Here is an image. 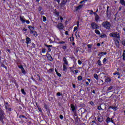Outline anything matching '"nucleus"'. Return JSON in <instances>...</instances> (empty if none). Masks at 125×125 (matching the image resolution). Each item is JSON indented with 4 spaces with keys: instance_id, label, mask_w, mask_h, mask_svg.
Listing matches in <instances>:
<instances>
[{
    "instance_id": "f257e3e1",
    "label": "nucleus",
    "mask_w": 125,
    "mask_h": 125,
    "mask_svg": "<svg viewBox=\"0 0 125 125\" xmlns=\"http://www.w3.org/2000/svg\"><path fill=\"white\" fill-rule=\"evenodd\" d=\"M4 115V111L2 109H0V121L1 122L2 124H4V121H3L5 119Z\"/></svg>"
},
{
    "instance_id": "f03ea898",
    "label": "nucleus",
    "mask_w": 125,
    "mask_h": 125,
    "mask_svg": "<svg viewBox=\"0 0 125 125\" xmlns=\"http://www.w3.org/2000/svg\"><path fill=\"white\" fill-rule=\"evenodd\" d=\"M103 26L107 30L111 29V23L108 21H104L103 22Z\"/></svg>"
},
{
    "instance_id": "7ed1b4c3",
    "label": "nucleus",
    "mask_w": 125,
    "mask_h": 125,
    "mask_svg": "<svg viewBox=\"0 0 125 125\" xmlns=\"http://www.w3.org/2000/svg\"><path fill=\"white\" fill-rule=\"evenodd\" d=\"M110 37H112V38H116V39H120V34L118 32H114L113 33H110L109 34Z\"/></svg>"
},
{
    "instance_id": "20e7f679",
    "label": "nucleus",
    "mask_w": 125,
    "mask_h": 125,
    "mask_svg": "<svg viewBox=\"0 0 125 125\" xmlns=\"http://www.w3.org/2000/svg\"><path fill=\"white\" fill-rule=\"evenodd\" d=\"M91 27H92V29H99V26L97 25L95 22H92L91 23Z\"/></svg>"
},
{
    "instance_id": "39448f33",
    "label": "nucleus",
    "mask_w": 125,
    "mask_h": 125,
    "mask_svg": "<svg viewBox=\"0 0 125 125\" xmlns=\"http://www.w3.org/2000/svg\"><path fill=\"white\" fill-rule=\"evenodd\" d=\"M57 27L60 31H61V30H63V29H64V25H63V24L59 23L57 25Z\"/></svg>"
},
{
    "instance_id": "423d86ee",
    "label": "nucleus",
    "mask_w": 125,
    "mask_h": 125,
    "mask_svg": "<svg viewBox=\"0 0 125 125\" xmlns=\"http://www.w3.org/2000/svg\"><path fill=\"white\" fill-rule=\"evenodd\" d=\"M70 107L72 109V111L73 112H75V111H76V110H77V105H75L74 104H71L70 105Z\"/></svg>"
},
{
    "instance_id": "0eeeda50",
    "label": "nucleus",
    "mask_w": 125,
    "mask_h": 125,
    "mask_svg": "<svg viewBox=\"0 0 125 125\" xmlns=\"http://www.w3.org/2000/svg\"><path fill=\"white\" fill-rule=\"evenodd\" d=\"M63 65H66L68 66L69 65V62H68V61L67 60V59L66 57H63Z\"/></svg>"
},
{
    "instance_id": "6e6552de",
    "label": "nucleus",
    "mask_w": 125,
    "mask_h": 125,
    "mask_svg": "<svg viewBox=\"0 0 125 125\" xmlns=\"http://www.w3.org/2000/svg\"><path fill=\"white\" fill-rule=\"evenodd\" d=\"M94 14L95 15V19L96 22H98V21L99 19H100V17H99V16L98 15L96 14V13H94Z\"/></svg>"
},
{
    "instance_id": "1a4fd4ad",
    "label": "nucleus",
    "mask_w": 125,
    "mask_h": 125,
    "mask_svg": "<svg viewBox=\"0 0 125 125\" xmlns=\"http://www.w3.org/2000/svg\"><path fill=\"white\" fill-rule=\"evenodd\" d=\"M31 39L29 37L26 38V43L28 45L29 43H31Z\"/></svg>"
},
{
    "instance_id": "9d476101",
    "label": "nucleus",
    "mask_w": 125,
    "mask_h": 125,
    "mask_svg": "<svg viewBox=\"0 0 125 125\" xmlns=\"http://www.w3.org/2000/svg\"><path fill=\"white\" fill-rule=\"evenodd\" d=\"M83 5H80L77 6L76 8V11H78V10H80L81 8H83Z\"/></svg>"
},
{
    "instance_id": "9b49d317",
    "label": "nucleus",
    "mask_w": 125,
    "mask_h": 125,
    "mask_svg": "<svg viewBox=\"0 0 125 125\" xmlns=\"http://www.w3.org/2000/svg\"><path fill=\"white\" fill-rule=\"evenodd\" d=\"M27 28L28 29H29V30H30V31L35 30V27H34V26H31V25H28L27 26Z\"/></svg>"
},
{
    "instance_id": "f8f14e48",
    "label": "nucleus",
    "mask_w": 125,
    "mask_h": 125,
    "mask_svg": "<svg viewBox=\"0 0 125 125\" xmlns=\"http://www.w3.org/2000/svg\"><path fill=\"white\" fill-rule=\"evenodd\" d=\"M20 20L22 23H25V22H26V21H25V19H24V17L21 16Z\"/></svg>"
},
{
    "instance_id": "ddd939ff",
    "label": "nucleus",
    "mask_w": 125,
    "mask_h": 125,
    "mask_svg": "<svg viewBox=\"0 0 125 125\" xmlns=\"http://www.w3.org/2000/svg\"><path fill=\"white\" fill-rule=\"evenodd\" d=\"M98 121L100 123H102V122L104 121L103 117H101L98 118Z\"/></svg>"
},
{
    "instance_id": "4468645a",
    "label": "nucleus",
    "mask_w": 125,
    "mask_h": 125,
    "mask_svg": "<svg viewBox=\"0 0 125 125\" xmlns=\"http://www.w3.org/2000/svg\"><path fill=\"white\" fill-rule=\"evenodd\" d=\"M62 69L64 72H67V66H66V65L63 64Z\"/></svg>"
},
{
    "instance_id": "2eb2a0df",
    "label": "nucleus",
    "mask_w": 125,
    "mask_h": 125,
    "mask_svg": "<svg viewBox=\"0 0 125 125\" xmlns=\"http://www.w3.org/2000/svg\"><path fill=\"white\" fill-rule=\"evenodd\" d=\"M109 109H112V110H114L115 111H117L118 107L117 106H110Z\"/></svg>"
},
{
    "instance_id": "dca6fc26",
    "label": "nucleus",
    "mask_w": 125,
    "mask_h": 125,
    "mask_svg": "<svg viewBox=\"0 0 125 125\" xmlns=\"http://www.w3.org/2000/svg\"><path fill=\"white\" fill-rule=\"evenodd\" d=\"M19 118H20V119H21V118H22L23 119L24 121L27 120V118H26V117L24 115H20Z\"/></svg>"
},
{
    "instance_id": "f3484780",
    "label": "nucleus",
    "mask_w": 125,
    "mask_h": 125,
    "mask_svg": "<svg viewBox=\"0 0 125 125\" xmlns=\"http://www.w3.org/2000/svg\"><path fill=\"white\" fill-rule=\"evenodd\" d=\"M111 78H108L105 79V83H110L111 82Z\"/></svg>"
},
{
    "instance_id": "a211bd4d",
    "label": "nucleus",
    "mask_w": 125,
    "mask_h": 125,
    "mask_svg": "<svg viewBox=\"0 0 125 125\" xmlns=\"http://www.w3.org/2000/svg\"><path fill=\"white\" fill-rule=\"evenodd\" d=\"M120 3L122 4V5H124V6H125V0H120Z\"/></svg>"
},
{
    "instance_id": "6ab92c4d",
    "label": "nucleus",
    "mask_w": 125,
    "mask_h": 125,
    "mask_svg": "<svg viewBox=\"0 0 125 125\" xmlns=\"http://www.w3.org/2000/svg\"><path fill=\"white\" fill-rule=\"evenodd\" d=\"M94 79L97 80V81H98V75L97 74H94Z\"/></svg>"
},
{
    "instance_id": "aec40b11",
    "label": "nucleus",
    "mask_w": 125,
    "mask_h": 125,
    "mask_svg": "<svg viewBox=\"0 0 125 125\" xmlns=\"http://www.w3.org/2000/svg\"><path fill=\"white\" fill-rule=\"evenodd\" d=\"M54 69L52 68H50L48 70V74H51L52 73V72H53Z\"/></svg>"
},
{
    "instance_id": "412c9836",
    "label": "nucleus",
    "mask_w": 125,
    "mask_h": 125,
    "mask_svg": "<svg viewBox=\"0 0 125 125\" xmlns=\"http://www.w3.org/2000/svg\"><path fill=\"white\" fill-rule=\"evenodd\" d=\"M106 123L109 124V123H111V118L109 117H107L106 119Z\"/></svg>"
},
{
    "instance_id": "4be33fe9",
    "label": "nucleus",
    "mask_w": 125,
    "mask_h": 125,
    "mask_svg": "<svg viewBox=\"0 0 125 125\" xmlns=\"http://www.w3.org/2000/svg\"><path fill=\"white\" fill-rule=\"evenodd\" d=\"M95 33H96L97 35H100V31L97 29L95 30Z\"/></svg>"
},
{
    "instance_id": "5701e85b",
    "label": "nucleus",
    "mask_w": 125,
    "mask_h": 125,
    "mask_svg": "<svg viewBox=\"0 0 125 125\" xmlns=\"http://www.w3.org/2000/svg\"><path fill=\"white\" fill-rule=\"evenodd\" d=\"M79 73V70H75L73 71V74L74 75H77V74Z\"/></svg>"
},
{
    "instance_id": "b1692460",
    "label": "nucleus",
    "mask_w": 125,
    "mask_h": 125,
    "mask_svg": "<svg viewBox=\"0 0 125 125\" xmlns=\"http://www.w3.org/2000/svg\"><path fill=\"white\" fill-rule=\"evenodd\" d=\"M21 92L22 93V94H23L24 95H26V92H25V90H24V89H21Z\"/></svg>"
},
{
    "instance_id": "393cba45",
    "label": "nucleus",
    "mask_w": 125,
    "mask_h": 125,
    "mask_svg": "<svg viewBox=\"0 0 125 125\" xmlns=\"http://www.w3.org/2000/svg\"><path fill=\"white\" fill-rule=\"evenodd\" d=\"M69 69H70V72L71 73H74V69H74V67H69Z\"/></svg>"
},
{
    "instance_id": "a878e982",
    "label": "nucleus",
    "mask_w": 125,
    "mask_h": 125,
    "mask_svg": "<svg viewBox=\"0 0 125 125\" xmlns=\"http://www.w3.org/2000/svg\"><path fill=\"white\" fill-rule=\"evenodd\" d=\"M57 43L58 44H63L64 43H65V42L64 41L59 42Z\"/></svg>"
},
{
    "instance_id": "bb28decb",
    "label": "nucleus",
    "mask_w": 125,
    "mask_h": 125,
    "mask_svg": "<svg viewBox=\"0 0 125 125\" xmlns=\"http://www.w3.org/2000/svg\"><path fill=\"white\" fill-rule=\"evenodd\" d=\"M21 72L22 74H23L24 75H26V71H25L24 68L21 69Z\"/></svg>"
},
{
    "instance_id": "cd10ccee",
    "label": "nucleus",
    "mask_w": 125,
    "mask_h": 125,
    "mask_svg": "<svg viewBox=\"0 0 125 125\" xmlns=\"http://www.w3.org/2000/svg\"><path fill=\"white\" fill-rule=\"evenodd\" d=\"M97 63L99 66H101L102 65V63H101V61L100 60H98Z\"/></svg>"
},
{
    "instance_id": "c85d7f7f",
    "label": "nucleus",
    "mask_w": 125,
    "mask_h": 125,
    "mask_svg": "<svg viewBox=\"0 0 125 125\" xmlns=\"http://www.w3.org/2000/svg\"><path fill=\"white\" fill-rule=\"evenodd\" d=\"M46 52V49L45 48H43L42 49V53H45Z\"/></svg>"
},
{
    "instance_id": "c756f323",
    "label": "nucleus",
    "mask_w": 125,
    "mask_h": 125,
    "mask_svg": "<svg viewBox=\"0 0 125 125\" xmlns=\"http://www.w3.org/2000/svg\"><path fill=\"white\" fill-rule=\"evenodd\" d=\"M87 47H88V48H90V49H91V47H92V45L88 44L87 45Z\"/></svg>"
},
{
    "instance_id": "7c9ffc66",
    "label": "nucleus",
    "mask_w": 125,
    "mask_h": 125,
    "mask_svg": "<svg viewBox=\"0 0 125 125\" xmlns=\"http://www.w3.org/2000/svg\"><path fill=\"white\" fill-rule=\"evenodd\" d=\"M33 35L34 36V37H38V33H37V32L34 31V33H33Z\"/></svg>"
},
{
    "instance_id": "2f4dec72",
    "label": "nucleus",
    "mask_w": 125,
    "mask_h": 125,
    "mask_svg": "<svg viewBox=\"0 0 125 125\" xmlns=\"http://www.w3.org/2000/svg\"><path fill=\"white\" fill-rule=\"evenodd\" d=\"M83 80V77L81 76L78 77V81H82Z\"/></svg>"
},
{
    "instance_id": "473e14b6",
    "label": "nucleus",
    "mask_w": 125,
    "mask_h": 125,
    "mask_svg": "<svg viewBox=\"0 0 125 125\" xmlns=\"http://www.w3.org/2000/svg\"><path fill=\"white\" fill-rule=\"evenodd\" d=\"M100 37L101 38H106L107 36L105 34H103V35H101Z\"/></svg>"
},
{
    "instance_id": "72a5a7b5",
    "label": "nucleus",
    "mask_w": 125,
    "mask_h": 125,
    "mask_svg": "<svg viewBox=\"0 0 125 125\" xmlns=\"http://www.w3.org/2000/svg\"><path fill=\"white\" fill-rule=\"evenodd\" d=\"M97 109L98 110H104L102 108V107H101V106H98Z\"/></svg>"
},
{
    "instance_id": "f704fd0d",
    "label": "nucleus",
    "mask_w": 125,
    "mask_h": 125,
    "mask_svg": "<svg viewBox=\"0 0 125 125\" xmlns=\"http://www.w3.org/2000/svg\"><path fill=\"white\" fill-rule=\"evenodd\" d=\"M48 59H49V60H50V61H52V57H51V56H50V57H47Z\"/></svg>"
},
{
    "instance_id": "c9c22d12",
    "label": "nucleus",
    "mask_w": 125,
    "mask_h": 125,
    "mask_svg": "<svg viewBox=\"0 0 125 125\" xmlns=\"http://www.w3.org/2000/svg\"><path fill=\"white\" fill-rule=\"evenodd\" d=\"M43 22H45V21H46V17L43 16Z\"/></svg>"
},
{
    "instance_id": "e433bc0d",
    "label": "nucleus",
    "mask_w": 125,
    "mask_h": 125,
    "mask_svg": "<svg viewBox=\"0 0 125 125\" xmlns=\"http://www.w3.org/2000/svg\"><path fill=\"white\" fill-rule=\"evenodd\" d=\"M7 111H9V112H11V108L7 107V109H6Z\"/></svg>"
},
{
    "instance_id": "4c0bfd02",
    "label": "nucleus",
    "mask_w": 125,
    "mask_h": 125,
    "mask_svg": "<svg viewBox=\"0 0 125 125\" xmlns=\"http://www.w3.org/2000/svg\"><path fill=\"white\" fill-rule=\"evenodd\" d=\"M45 46H46V47H48V48H49V47H52V45H45Z\"/></svg>"
},
{
    "instance_id": "58836bf2",
    "label": "nucleus",
    "mask_w": 125,
    "mask_h": 125,
    "mask_svg": "<svg viewBox=\"0 0 125 125\" xmlns=\"http://www.w3.org/2000/svg\"><path fill=\"white\" fill-rule=\"evenodd\" d=\"M88 12H89V14H92V13H93V11H92V10H88Z\"/></svg>"
},
{
    "instance_id": "ea45409f",
    "label": "nucleus",
    "mask_w": 125,
    "mask_h": 125,
    "mask_svg": "<svg viewBox=\"0 0 125 125\" xmlns=\"http://www.w3.org/2000/svg\"><path fill=\"white\" fill-rule=\"evenodd\" d=\"M113 75L115 76V75H118V76H120V73H119V72H116V73H113Z\"/></svg>"
},
{
    "instance_id": "a19ab883",
    "label": "nucleus",
    "mask_w": 125,
    "mask_h": 125,
    "mask_svg": "<svg viewBox=\"0 0 125 125\" xmlns=\"http://www.w3.org/2000/svg\"><path fill=\"white\" fill-rule=\"evenodd\" d=\"M19 68L20 69H21V70L24 68V67H23V66L21 65H19Z\"/></svg>"
},
{
    "instance_id": "79ce46f5",
    "label": "nucleus",
    "mask_w": 125,
    "mask_h": 125,
    "mask_svg": "<svg viewBox=\"0 0 125 125\" xmlns=\"http://www.w3.org/2000/svg\"><path fill=\"white\" fill-rule=\"evenodd\" d=\"M122 44L123 45H124V46H125V40H123L122 41Z\"/></svg>"
},
{
    "instance_id": "37998d69",
    "label": "nucleus",
    "mask_w": 125,
    "mask_h": 125,
    "mask_svg": "<svg viewBox=\"0 0 125 125\" xmlns=\"http://www.w3.org/2000/svg\"><path fill=\"white\" fill-rule=\"evenodd\" d=\"M62 49H64V50H65V49H67V47H66V46H62Z\"/></svg>"
},
{
    "instance_id": "c03bdc74",
    "label": "nucleus",
    "mask_w": 125,
    "mask_h": 125,
    "mask_svg": "<svg viewBox=\"0 0 125 125\" xmlns=\"http://www.w3.org/2000/svg\"><path fill=\"white\" fill-rule=\"evenodd\" d=\"M90 105H91V106H93V105H94V103H93V102H92V101H91L90 102Z\"/></svg>"
},
{
    "instance_id": "a18cd8bd",
    "label": "nucleus",
    "mask_w": 125,
    "mask_h": 125,
    "mask_svg": "<svg viewBox=\"0 0 125 125\" xmlns=\"http://www.w3.org/2000/svg\"><path fill=\"white\" fill-rule=\"evenodd\" d=\"M111 89H113V86H110V87L108 88L107 90H111Z\"/></svg>"
},
{
    "instance_id": "49530a36",
    "label": "nucleus",
    "mask_w": 125,
    "mask_h": 125,
    "mask_svg": "<svg viewBox=\"0 0 125 125\" xmlns=\"http://www.w3.org/2000/svg\"><path fill=\"white\" fill-rule=\"evenodd\" d=\"M63 118H64L63 117V115H60V118L61 119V120H63Z\"/></svg>"
},
{
    "instance_id": "de8ad7c7",
    "label": "nucleus",
    "mask_w": 125,
    "mask_h": 125,
    "mask_svg": "<svg viewBox=\"0 0 125 125\" xmlns=\"http://www.w3.org/2000/svg\"><path fill=\"white\" fill-rule=\"evenodd\" d=\"M106 61H107V59L104 58V59L103 62V63H105V62H106Z\"/></svg>"
},
{
    "instance_id": "09e8293b",
    "label": "nucleus",
    "mask_w": 125,
    "mask_h": 125,
    "mask_svg": "<svg viewBox=\"0 0 125 125\" xmlns=\"http://www.w3.org/2000/svg\"><path fill=\"white\" fill-rule=\"evenodd\" d=\"M78 64H79V65H82V61H80V60H78Z\"/></svg>"
},
{
    "instance_id": "8fccbe9b",
    "label": "nucleus",
    "mask_w": 125,
    "mask_h": 125,
    "mask_svg": "<svg viewBox=\"0 0 125 125\" xmlns=\"http://www.w3.org/2000/svg\"><path fill=\"white\" fill-rule=\"evenodd\" d=\"M123 60H125V53H123Z\"/></svg>"
},
{
    "instance_id": "3c124183",
    "label": "nucleus",
    "mask_w": 125,
    "mask_h": 125,
    "mask_svg": "<svg viewBox=\"0 0 125 125\" xmlns=\"http://www.w3.org/2000/svg\"><path fill=\"white\" fill-rule=\"evenodd\" d=\"M57 75L58 77H61V74L58 73V72H57Z\"/></svg>"
},
{
    "instance_id": "603ef678",
    "label": "nucleus",
    "mask_w": 125,
    "mask_h": 125,
    "mask_svg": "<svg viewBox=\"0 0 125 125\" xmlns=\"http://www.w3.org/2000/svg\"><path fill=\"white\" fill-rule=\"evenodd\" d=\"M8 107H9V105H8V104H5V109H7V108H8Z\"/></svg>"
},
{
    "instance_id": "864d4df0",
    "label": "nucleus",
    "mask_w": 125,
    "mask_h": 125,
    "mask_svg": "<svg viewBox=\"0 0 125 125\" xmlns=\"http://www.w3.org/2000/svg\"><path fill=\"white\" fill-rule=\"evenodd\" d=\"M61 96V94L60 93V92H58L57 93V96Z\"/></svg>"
},
{
    "instance_id": "5fc2aeb1",
    "label": "nucleus",
    "mask_w": 125,
    "mask_h": 125,
    "mask_svg": "<svg viewBox=\"0 0 125 125\" xmlns=\"http://www.w3.org/2000/svg\"><path fill=\"white\" fill-rule=\"evenodd\" d=\"M77 30H78V27L77 26H75L74 31L75 32V31H77Z\"/></svg>"
},
{
    "instance_id": "6e6d98bb",
    "label": "nucleus",
    "mask_w": 125,
    "mask_h": 125,
    "mask_svg": "<svg viewBox=\"0 0 125 125\" xmlns=\"http://www.w3.org/2000/svg\"><path fill=\"white\" fill-rule=\"evenodd\" d=\"M34 30H30V34H34Z\"/></svg>"
},
{
    "instance_id": "4d7b16f0",
    "label": "nucleus",
    "mask_w": 125,
    "mask_h": 125,
    "mask_svg": "<svg viewBox=\"0 0 125 125\" xmlns=\"http://www.w3.org/2000/svg\"><path fill=\"white\" fill-rule=\"evenodd\" d=\"M46 56H47V57H48L49 56L50 57V54H49V53H47Z\"/></svg>"
},
{
    "instance_id": "13d9d810",
    "label": "nucleus",
    "mask_w": 125,
    "mask_h": 125,
    "mask_svg": "<svg viewBox=\"0 0 125 125\" xmlns=\"http://www.w3.org/2000/svg\"><path fill=\"white\" fill-rule=\"evenodd\" d=\"M71 39H72V42H74V37L70 38L71 42H72V40H71Z\"/></svg>"
},
{
    "instance_id": "bf43d9fd",
    "label": "nucleus",
    "mask_w": 125,
    "mask_h": 125,
    "mask_svg": "<svg viewBox=\"0 0 125 125\" xmlns=\"http://www.w3.org/2000/svg\"><path fill=\"white\" fill-rule=\"evenodd\" d=\"M26 24H30V21H26Z\"/></svg>"
},
{
    "instance_id": "052dcab7",
    "label": "nucleus",
    "mask_w": 125,
    "mask_h": 125,
    "mask_svg": "<svg viewBox=\"0 0 125 125\" xmlns=\"http://www.w3.org/2000/svg\"><path fill=\"white\" fill-rule=\"evenodd\" d=\"M110 122H111L112 124H114V121L113 120V119H112V118H111V119H110Z\"/></svg>"
},
{
    "instance_id": "680f3d73",
    "label": "nucleus",
    "mask_w": 125,
    "mask_h": 125,
    "mask_svg": "<svg viewBox=\"0 0 125 125\" xmlns=\"http://www.w3.org/2000/svg\"><path fill=\"white\" fill-rule=\"evenodd\" d=\"M38 110L40 112H42V108L41 107H38Z\"/></svg>"
},
{
    "instance_id": "e2e57ef3",
    "label": "nucleus",
    "mask_w": 125,
    "mask_h": 125,
    "mask_svg": "<svg viewBox=\"0 0 125 125\" xmlns=\"http://www.w3.org/2000/svg\"><path fill=\"white\" fill-rule=\"evenodd\" d=\"M48 52H50V51H51V49H50V48H48Z\"/></svg>"
},
{
    "instance_id": "0e129e2a",
    "label": "nucleus",
    "mask_w": 125,
    "mask_h": 125,
    "mask_svg": "<svg viewBox=\"0 0 125 125\" xmlns=\"http://www.w3.org/2000/svg\"><path fill=\"white\" fill-rule=\"evenodd\" d=\"M65 34L66 35H69V34L68 33V31H66L65 32Z\"/></svg>"
},
{
    "instance_id": "69168bd1",
    "label": "nucleus",
    "mask_w": 125,
    "mask_h": 125,
    "mask_svg": "<svg viewBox=\"0 0 125 125\" xmlns=\"http://www.w3.org/2000/svg\"><path fill=\"white\" fill-rule=\"evenodd\" d=\"M73 88H76V85L75 84H73Z\"/></svg>"
},
{
    "instance_id": "338daca9",
    "label": "nucleus",
    "mask_w": 125,
    "mask_h": 125,
    "mask_svg": "<svg viewBox=\"0 0 125 125\" xmlns=\"http://www.w3.org/2000/svg\"><path fill=\"white\" fill-rule=\"evenodd\" d=\"M97 46H100V43H98L97 44Z\"/></svg>"
},
{
    "instance_id": "774afa93",
    "label": "nucleus",
    "mask_w": 125,
    "mask_h": 125,
    "mask_svg": "<svg viewBox=\"0 0 125 125\" xmlns=\"http://www.w3.org/2000/svg\"><path fill=\"white\" fill-rule=\"evenodd\" d=\"M83 2H84V0H82V1H81L80 2V4H82V3H83Z\"/></svg>"
}]
</instances>
